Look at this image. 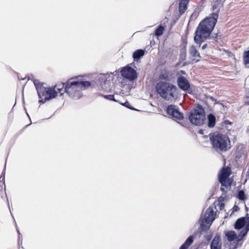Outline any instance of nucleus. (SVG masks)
<instances>
[{
	"label": "nucleus",
	"mask_w": 249,
	"mask_h": 249,
	"mask_svg": "<svg viewBox=\"0 0 249 249\" xmlns=\"http://www.w3.org/2000/svg\"><path fill=\"white\" fill-rule=\"evenodd\" d=\"M216 22L207 18L198 24L195 33L194 41L200 47L202 43L210 36Z\"/></svg>",
	"instance_id": "f257e3e1"
},
{
	"label": "nucleus",
	"mask_w": 249,
	"mask_h": 249,
	"mask_svg": "<svg viewBox=\"0 0 249 249\" xmlns=\"http://www.w3.org/2000/svg\"><path fill=\"white\" fill-rule=\"evenodd\" d=\"M209 137L212 147L218 153L226 152L231 147L230 139L226 134L215 132L210 134Z\"/></svg>",
	"instance_id": "f03ea898"
},
{
	"label": "nucleus",
	"mask_w": 249,
	"mask_h": 249,
	"mask_svg": "<svg viewBox=\"0 0 249 249\" xmlns=\"http://www.w3.org/2000/svg\"><path fill=\"white\" fill-rule=\"evenodd\" d=\"M36 90L37 94L40 98L39 102L44 104L47 101H49L55 98L57 96V92L56 90V85L52 87H44V83L40 82L38 79L33 78L32 79Z\"/></svg>",
	"instance_id": "7ed1b4c3"
},
{
	"label": "nucleus",
	"mask_w": 249,
	"mask_h": 249,
	"mask_svg": "<svg viewBox=\"0 0 249 249\" xmlns=\"http://www.w3.org/2000/svg\"><path fill=\"white\" fill-rule=\"evenodd\" d=\"M243 229L238 234V238L233 244H231L230 249H236L241 247L243 244V241L249 231V216L242 217L239 218L235 221L234 225V228L235 230H239Z\"/></svg>",
	"instance_id": "20e7f679"
},
{
	"label": "nucleus",
	"mask_w": 249,
	"mask_h": 249,
	"mask_svg": "<svg viewBox=\"0 0 249 249\" xmlns=\"http://www.w3.org/2000/svg\"><path fill=\"white\" fill-rule=\"evenodd\" d=\"M155 89L158 94L166 100H172L175 97L177 87L170 83L160 81L156 84Z\"/></svg>",
	"instance_id": "39448f33"
},
{
	"label": "nucleus",
	"mask_w": 249,
	"mask_h": 249,
	"mask_svg": "<svg viewBox=\"0 0 249 249\" xmlns=\"http://www.w3.org/2000/svg\"><path fill=\"white\" fill-rule=\"evenodd\" d=\"M90 86V83L89 81H78L71 78L65 83L64 90L70 96L73 97L77 92Z\"/></svg>",
	"instance_id": "423d86ee"
},
{
	"label": "nucleus",
	"mask_w": 249,
	"mask_h": 249,
	"mask_svg": "<svg viewBox=\"0 0 249 249\" xmlns=\"http://www.w3.org/2000/svg\"><path fill=\"white\" fill-rule=\"evenodd\" d=\"M190 122L196 125H202L205 120V113L204 108L198 105L190 112L189 116Z\"/></svg>",
	"instance_id": "0eeeda50"
},
{
	"label": "nucleus",
	"mask_w": 249,
	"mask_h": 249,
	"mask_svg": "<svg viewBox=\"0 0 249 249\" xmlns=\"http://www.w3.org/2000/svg\"><path fill=\"white\" fill-rule=\"evenodd\" d=\"M231 173V168L229 166L223 167L218 174V180L221 185L226 189L230 188L233 179L229 178Z\"/></svg>",
	"instance_id": "6e6552de"
},
{
	"label": "nucleus",
	"mask_w": 249,
	"mask_h": 249,
	"mask_svg": "<svg viewBox=\"0 0 249 249\" xmlns=\"http://www.w3.org/2000/svg\"><path fill=\"white\" fill-rule=\"evenodd\" d=\"M226 0H213L212 10L213 12L210 15L208 18L217 22L218 18L220 8L223 6Z\"/></svg>",
	"instance_id": "1a4fd4ad"
},
{
	"label": "nucleus",
	"mask_w": 249,
	"mask_h": 249,
	"mask_svg": "<svg viewBox=\"0 0 249 249\" xmlns=\"http://www.w3.org/2000/svg\"><path fill=\"white\" fill-rule=\"evenodd\" d=\"M120 72L123 77L129 81L135 80L138 76L136 71L129 66H126L123 68Z\"/></svg>",
	"instance_id": "9d476101"
},
{
	"label": "nucleus",
	"mask_w": 249,
	"mask_h": 249,
	"mask_svg": "<svg viewBox=\"0 0 249 249\" xmlns=\"http://www.w3.org/2000/svg\"><path fill=\"white\" fill-rule=\"evenodd\" d=\"M177 83L178 87L188 93H191L192 91L190 89V84L187 79L183 76H179L177 79Z\"/></svg>",
	"instance_id": "9b49d317"
},
{
	"label": "nucleus",
	"mask_w": 249,
	"mask_h": 249,
	"mask_svg": "<svg viewBox=\"0 0 249 249\" xmlns=\"http://www.w3.org/2000/svg\"><path fill=\"white\" fill-rule=\"evenodd\" d=\"M216 209V205L210 206L207 210L204 215V221L207 224L211 225L212 222L215 219V216L216 215V212L214 210Z\"/></svg>",
	"instance_id": "f8f14e48"
},
{
	"label": "nucleus",
	"mask_w": 249,
	"mask_h": 249,
	"mask_svg": "<svg viewBox=\"0 0 249 249\" xmlns=\"http://www.w3.org/2000/svg\"><path fill=\"white\" fill-rule=\"evenodd\" d=\"M167 113L172 116L177 120H182L183 119V114L179 112L176 108V106L173 105L168 106L166 109Z\"/></svg>",
	"instance_id": "ddd939ff"
},
{
	"label": "nucleus",
	"mask_w": 249,
	"mask_h": 249,
	"mask_svg": "<svg viewBox=\"0 0 249 249\" xmlns=\"http://www.w3.org/2000/svg\"><path fill=\"white\" fill-rule=\"evenodd\" d=\"M189 54L192 62H197L201 59L200 53L196 47L194 45H192L189 47Z\"/></svg>",
	"instance_id": "4468645a"
},
{
	"label": "nucleus",
	"mask_w": 249,
	"mask_h": 249,
	"mask_svg": "<svg viewBox=\"0 0 249 249\" xmlns=\"http://www.w3.org/2000/svg\"><path fill=\"white\" fill-rule=\"evenodd\" d=\"M189 0H180L178 6L179 13L176 18L178 20L180 17L183 15L187 9V5L189 3Z\"/></svg>",
	"instance_id": "2eb2a0df"
},
{
	"label": "nucleus",
	"mask_w": 249,
	"mask_h": 249,
	"mask_svg": "<svg viewBox=\"0 0 249 249\" xmlns=\"http://www.w3.org/2000/svg\"><path fill=\"white\" fill-rule=\"evenodd\" d=\"M221 247L220 235L217 233L211 244V249H221Z\"/></svg>",
	"instance_id": "dca6fc26"
},
{
	"label": "nucleus",
	"mask_w": 249,
	"mask_h": 249,
	"mask_svg": "<svg viewBox=\"0 0 249 249\" xmlns=\"http://www.w3.org/2000/svg\"><path fill=\"white\" fill-rule=\"evenodd\" d=\"M246 147L242 144H239L236 146L235 151V158L237 160H239L244 154Z\"/></svg>",
	"instance_id": "f3484780"
},
{
	"label": "nucleus",
	"mask_w": 249,
	"mask_h": 249,
	"mask_svg": "<svg viewBox=\"0 0 249 249\" xmlns=\"http://www.w3.org/2000/svg\"><path fill=\"white\" fill-rule=\"evenodd\" d=\"M225 236L227 237V240L231 242L235 240V241L238 238V235H237L235 232L233 231H228L225 232Z\"/></svg>",
	"instance_id": "a211bd4d"
},
{
	"label": "nucleus",
	"mask_w": 249,
	"mask_h": 249,
	"mask_svg": "<svg viewBox=\"0 0 249 249\" xmlns=\"http://www.w3.org/2000/svg\"><path fill=\"white\" fill-rule=\"evenodd\" d=\"M208 119V126L210 128H213L216 123V118L214 115L213 114H209L207 116Z\"/></svg>",
	"instance_id": "6ab92c4d"
},
{
	"label": "nucleus",
	"mask_w": 249,
	"mask_h": 249,
	"mask_svg": "<svg viewBox=\"0 0 249 249\" xmlns=\"http://www.w3.org/2000/svg\"><path fill=\"white\" fill-rule=\"evenodd\" d=\"M194 241V237L193 236H190L183 244L179 249H188L189 247L193 243Z\"/></svg>",
	"instance_id": "aec40b11"
},
{
	"label": "nucleus",
	"mask_w": 249,
	"mask_h": 249,
	"mask_svg": "<svg viewBox=\"0 0 249 249\" xmlns=\"http://www.w3.org/2000/svg\"><path fill=\"white\" fill-rule=\"evenodd\" d=\"M243 61L244 64L248 68H249V50L244 51L243 56Z\"/></svg>",
	"instance_id": "412c9836"
},
{
	"label": "nucleus",
	"mask_w": 249,
	"mask_h": 249,
	"mask_svg": "<svg viewBox=\"0 0 249 249\" xmlns=\"http://www.w3.org/2000/svg\"><path fill=\"white\" fill-rule=\"evenodd\" d=\"M144 54V51L139 49L135 51L133 54V57L134 60L138 59Z\"/></svg>",
	"instance_id": "4be33fe9"
},
{
	"label": "nucleus",
	"mask_w": 249,
	"mask_h": 249,
	"mask_svg": "<svg viewBox=\"0 0 249 249\" xmlns=\"http://www.w3.org/2000/svg\"><path fill=\"white\" fill-rule=\"evenodd\" d=\"M186 57V50L185 47H184L180 50L179 53V62L181 63L184 61Z\"/></svg>",
	"instance_id": "5701e85b"
},
{
	"label": "nucleus",
	"mask_w": 249,
	"mask_h": 249,
	"mask_svg": "<svg viewBox=\"0 0 249 249\" xmlns=\"http://www.w3.org/2000/svg\"><path fill=\"white\" fill-rule=\"evenodd\" d=\"M164 30L165 28L164 26L161 25L158 26L155 31V36L158 37L161 36L163 34Z\"/></svg>",
	"instance_id": "b1692460"
},
{
	"label": "nucleus",
	"mask_w": 249,
	"mask_h": 249,
	"mask_svg": "<svg viewBox=\"0 0 249 249\" xmlns=\"http://www.w3.org/2000/svg\"><path fill=\"white\" fill-rule=\"evenodd\" d=\"M237 197L240 200L245 201L247 199L246 195L243 190L238 191Z\"/></svg>",
	"instance_id": "393cba45"
},
{
	"label": "nucleus",
	"mask_w": 249,
	"mask_h": 249,
	"mask_svg": "<svg viewBox=\"0 0 249 249\" xmlns=\"http://www.w3.org/2000/svg\"><path fill=\"white\" fill-rule=\"evenodd\" d=\"M65 83H63V86L61 88H57V89L56 90L57 92V93L58 92H59L60 93V94L62 95L64 92H65L64 89H63V88H65Z\"/></svg>",
	"instance_id": "a878e982"
},
{
	"label": "nucleus",
	"mask_w": 249,
	"mask_h": 249,
	"mask_svg": "<svg viewBox=\"0 0 249 249\" xmlns=\"http://www.w3.org/2000/svg\"><path fill=\"white\" fill-rule=\"evenodd\" d=\"M104 97L106 99H108L109 100H111V101H115V99H114V95H104Z\"/></svg>",
	"instance_id": "bb28decb"
},
{
	"label": "nucleus",
	"mask_w": 249,
	"mask_h": 249,
	"mask_svg": "<svg viewBox=\"0 0 249 249\" xmlns=\"http://www.w3.org/2000/svg\"><path fill=\"white\" fill-rule=\"evenodd\" d=\"M4 185V182L0 181V196L2 197L3 195V185Z\"/></svg>",
	"instance_id": "cd10ccee"
},
{
	"label": "nucleus",
	"mask_w": 249,
	"mask_h": 249,
	"mask_svg": "<svg viewBox=\"0 0 249 249\" xmlns=\"http://www.w3.org/2000/svg\"><path fill=\"white\" fill-rule=\"evenodd\" d=\"M217 205L219 207V208L220 210H222L224 209L225 204L224 203L221 201H219L217 204Z\"/></svg>",
	"instance_id": "c85d7f7f"
},
{
	"label": "nucleus",
	"mask_w": 249,
	"mask_h": 249,
	"mask_svg": "<svg viewBox=\"0 0 249 249\" xmlns=\"http://www.w3.org/2000/svg\"><path fill=\"white\" fill-rule=\"evenodd\" d=\"M168 78L167 75H165V74H160V78L161 79L167 80Z\"/></svg>",
	"instance_id": "c756f323"
},
{
	"label": "nucleus",
	"mask_w": 249,
	"mask_h": 249,
	"mask_svg": "<svg viewBox=\"0 0 249 249\" xmlns=\"http://www.w3.org/2000/svg\"><path fill=\"white\" fill-rule=\"evenodd\" d=\"M224 124H225V125H228V124H229V125H231L232 124V123L230 121H229V120H225L223 122Z\"/></svg>",
	"instance_id": "7c9ffc66"
},
{
	"label": "nucleus",
	"mask_w": 249,
	"mask_h": 249,
	"mask_svg": "<svg viewBox=\"0 0 249 249\" xmlns=\"http://www.w3.org/2000/svg\"><path fill=\"white\" fill-rule=\"evenodd\" d=\"M245 104L246 105H249V95L248 96H247L246 98Z\"/></svg>",
	"instance_id": "2f4dec72"
},
{
	"label": "nucleus",
	"mask_w": 249,
	"mask_h": 249,
	"mask_svg": "<svg viewBox=\"0 0 249 249\" xmlns=\"http://www.w3.org/2000/svg\"><path fill=\"white\" fill-rule=\"evenodd\" d=\"M246 176L247 177H249V164L248 165V171H247V172L246 173Z\"/></svg>",
	"instance_id": "473e14b6"
},
{
	"label": "nucleus",
	"mask_w": 249,
	"mask_h": 249,
	"mask_svg": "<svg viewBox=\"0 0 249 249\" xmlns=\"http://www.w3.org/2000/svg\"><path fill=\"white\" fill-rule=\"evenodd\" d=\"M207 47V44H205L202 46V49L204 50V49H206Z\"/></svg>",
	"instance_id": "72a5a7b5"
},
{
	"label": "nucleus",
	"mask_w": 249,
	"mask_h": 249,
	"mask_svg": "<svg viewBox=\"0 0 249 249\" xmlns=\"http://www.w3.org/2000/svg\"><path fill=\"white\" fill-rule=\"evenodd\" d=\"M107 84L106 83H104V85H103L101 87V89H103L104 90V88H106L107 86Z\"/></svg>",
	"instance_id": "f704fd0d"
},
{
	"label": "nucleus",
	"mask_w": 249,
	"mask_h": 249,
	"mask_svg": "<svg viewBox=\"0 0 249 249\" xmlns=\"http://www.w3.org/2000/svg\"><path fill=\"white\" fill-rule=\"evenodd\" d=\"M212 238V236L210 235H208L206 239L207 240H210Z\"/></svg>",
	"instance_id": "c9c22d12"
},
{
	"label": "nucleus",
	"mask_w": 249,
	"mask_h": 249,
	"mask_svg": "<svg viewBox=\"0 0 249 249\" xmlns=\"http://www.w3.org/2000/svg\"><path fill=\"white\" fill-rule=\"evenodd\" d=\"M220 190H221V191L224 192V190H225V189L224 188L221 187L220 188Z\"/></svg>",
	"instance_id": "e433bc0d"
},
{
	"label": "nucleus",
	"mask_w": 249,
	"mask_h": 249,
	"mask_svg": "<svg viewBox=\"0 0 249 249\" xmlns=\"http://www.w3.org/2000/svg\"><path fill=\"white\" fill-rule=\"evenodd\" d=\"M199 133H200V134H202V130H200L199 131Z\"/></svg>",
	"instance_id": "4c0bfd02"
},
{
	"label": "nucleus",
	"mask_w": 249,
	"mask_h": 249,
	"mask_svg": "<svg viewBox=\"0 0 249 249\" xmlns=\"http://www.w3.org/2000/svg\"><path fill=\"white\" fill-rule=\"evenodd\" d=\"M203 226H204V224L202 223L201 224V226L202 227H203Z\"/></svg>",
	"instance_id": "58836bf2"
},
{
	"label": "nucleus",
	"mask_w": 249,
	"mask_h": 249,
	"mask_svg": "<svg viewBox=\"0 0 249 249\" xmlns=\"http://www.w3.org/2000/svg\"><path fill=\"white\" fill-rule=\"evenodd\" d=\"M210 98H211V99H212V100H213V99H213V97H210Z\"/></svg>",
	"instance_id": "ea45409f"
}]
</instances>
